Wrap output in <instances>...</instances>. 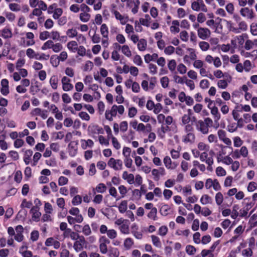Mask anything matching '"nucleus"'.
<instances>
[{
  "mask_svg": "<svg viewBox=\"0 0 257 257\" xmlns=\"http://www.w3.org/2000/svg\"><path fill=\"white\" fill-rule=\"evenodd\" d=\"M213 121L210 117H206L202 120H199L196 125V130L203 135L209 133V129L213 126Z\"/></svg>",
  "mask_w": 257,
  "mask_h": 257,
  "instance_id": "f257e3e1",
  "label": "nucleus"
},
{
  "mask_svg": "<svg viewBox=\"0 0 257 257\" xmlns=\"http://www.w3.org/2000/svg\"><path fill=\"white\" fill-rule=\"evenodd\" d=\"M124 107L123 105L114 104L110 109H107L105 111V117L107 120L111 121L113 120V118L115 117L117 114L121 115L124 113Z\"/></svg>",
  "mask_w": 257,
  "mask_h": 257,
  "instance_id": "f03ea898",
  "label": "nucleus"
},
{
  "mask_svg": "<svg viewBox=\"0 0 257 257\" xmlns=\"http://www.w3.org/2000/svg\"><path fill=\"white\" fill-rule=\"evenodd\" d=\"M110 12L115 20L121 25H125L130 20L127 14H122L116 9V6L113 4L110 8Z\"/></svg>",
  "mask_w": 257,
  "mask_h": 257,
  "instance_id": "7ed1b4c3",
  "label": "nucleus"
},
{
  "mask_svg": "<svg viewBox=\"0 0 257 257\" xmlns=\"http://www.w3.org/2000/svg\"><path fill=\"white\" fill-rule=\"evenodd\" d=\"M185 135L182 138V141L185 144H192L195 141L196 137L194 133L193 126H187L185 130H184Z\"/></svg>",
  "mask_w": 257,
  "mask_h": 257,
  "instance_id": "20e7f679",
  "label": "nucleus"
},
{
  "mask_svg": "<svg viewBox=\"0 0 257 257\" xmlns=\"http://www.w3.org/2000/svg\"><path fill=\"white\" fill-rule=\"evenodd\" d=\"M200 160L201 161L205 162L207 165V170L209 171H213L212 165L214 163L212 156H209L208 154L206 152H204L200 154Z\"/></svg>",
  "mask_w": 257,
  "mask_h": 257,
  "instance_id": "39448f33",
  "label": "nucleus"
},
{
  "mask_svg": "<svg viewBox=\"0 0 257 257\" xmlns=\"http://www.w3.org/2000/svg\"><path fill=\"white\" fill-rule=\"evenodd\" d=\"M107 165L114 171H120L123 169V162L119 159H115L114 158H110L107 162Z\"/></svg>",
  "mask_w": 257,
  "mask_h": 257,
  "instance_id": "423d86ee",
  "label": "nucleus"
},
{
  "mask_svg": "<svg viewBox=\"0 0 257 257\" xmlns=\"http://www.w3.org/2000/svg\"><path fill=\"white\" fill-rule=\"evenodd\" d=\"M191 9L196 12H207V8L203 0H195L191 2Z\"/></svg>",
  "mask_w": 257,
  "mask_h": 257,
  "instance_id": "0eeeda50",
  "label": "nucleus"
},
{
  "mask_svg": "<svg viewBox=\"0 0 257 257\" xmlns=\"http://www.w3.org/2000/svg\"><path fill=\"white\" fill-rule=\"evenodd\" d=\"M248 156V150L246 147L241 146L240 149H235L232 151V157L239 159L241 157L246 158Z\"/></svg>",
  "mask_w": 257,
  "mask_h": 257,
  "instance_id": "6e6552de",
  "label": "nucleus"
},
{
  "mask_svg": "<svg viewBox=\"0 0 257 257\" xmlns=\"http://www.w3.org/2000/svg\"><path fill=\"white\" fill-rule=\"evenodd\" d=\"M187 51L189 52V55H185L183 59L185 63L190 64L191 61H194L197 59V53L195 49L191 48H187Z\"/></svg>",
  "mask_w": 257,
  "mask_h": 257,
  "instance_id": "1a4fd4ad",
  "label": "nucleus"
},
{
  "mask_svg": "<svg viewBox=\"0 0 257 257\" xmlns=\"http://www.w3.org/2000/svg\"><path fill=\"white\" fill-rule=\"evenodd\" d=\"M140 3V0H128L125 6L133 15H136L139 12Z\"/></svg>",
  "mask_w": 257,
  "mask_h": 257,
  "instance_id": "9d476101",
  "label": "nucleus"
},
{
  "mask_svg": "<svg viewBox=\"0 0 257 257\" xmlns=\"http://www.w3.org/2000/svg\"><path fill=\"white\" fill-rule=\"evenodd\" d=\"M16 70H18V72H15L11 75L14 81H19L21 80V77L26 78L28 76V72L27 69L22 68Z\"/></svg>",
  "mask_w": 257,
  "mask_h": 257,
  "instance_id": "9b49d317",
  "label": "nucleus"
},
{
  "mask_svg": "<svg viewBox=\"0 0 257 257\" xmlns=\"http://www.w3.org/2000/svg\"><path fill=\"white\" fill-rule=\"evenodd\" d=\"M209 109H210L211 114L213 116L214 121L215 122L214 128L215 129H217L219 126V120L221 118L220 114L218 111L217 107L215 106H212V107Z\"/></svg>",
  "mask_w": 257,
  "mask_h": 257,
  "instance_id": "f8f14e48",
  "label": "nucleus"
},
{
  "mask_svg": "<svg viewBox=\"0 0 257 257\" xmlns=\"http://www.w3.org/2000/svg\"><path fill=\"white\" fill-rule=\"evenodd\" d=\"M232 78L229 75H226L222 79H219L217 82V86L219 89H225L228 86V84L231 81Z\"/></svg>",
  "mask_w": 257,
  "mask_h": 257,
  "instance_id": "ddd939ff",
  "label": "nucleus"
},
{
  "mask_svg": "<svg viewBox=\"0 0 257 257\" xmlns=\"http://www.w3.org/2000/svg\"><path fill=\"white\" fill-rule=\"evenodd\" d=\"M247 25L244 21H241L238 23V27H235L231 25L230 26V31L234 33H239L241 32L246 31L247 30Z\"/></svg>",
  "mask_w": 257,
  "mask_h": 257,
  "instance_id": "4468645a",
  "label": "nucleus"
},
{
  "mask_svg": "<svg viewBox=\"0 0 257 257\" xmlns=\"http://www.w3.org/2000/svg\"><path fill=\"white\" fill-rule=\"evenodd\" d=\"M197 35L199 38L205 40L210 37L211 32L208 28L201 27L197 29Z\"/></svg>",
  "mask_w": 257,
  "mask_h": 257,
  "instance_id": "2eb2a0df",
  "label": "nucleus"
},
{
  "mask_svg": "<svg viewBox=\"0 0 257 257\" xmlns=\"http://www.w3.org/2000/svg\"><path fill=\"white\" fill-rule=\"evenodd\" d=\"M71 80L66 76L62 78V89L64 91H69L73 89V85L70 83Z\"/></svg>",
  "mask_w": 257,
  "mask_h": 257,
  "instance_id": "dca6fc26",
  "label": "nucleus"
},
{
  "mask_svg": "<svg viewBox=\"0 0 257 257\" xmlns=\"http://www.w3.org/2000/svg\"><path fill=\"white\" fill-rule=\"evenodd\" d=\"M31 114L33 116H40L42 119H45L48 116V112L46 109L37 107L32 111Z\"/></svg>",
  "mask_w": 257,
  "mask_h": 257,
  "instance_id": "f3484780",
  "label": "nucleus"
},
{
  "mask_svg": "<svg viewBox=\"0 0 257 257\" xmlns=\"http://www.w3.org/2000/svg\"><path fill=\"white\" fill-rule=\"evenodd\" d=\"M78 143L76 141H71L68 145V151L69 155L72 157H75L77 153Z\"/></svg>",
  "mask_w": 257,
  "mask_h": 257,
  "instance_id": "a211bd4d",
  "label": "nucleus"
},
{
  "mask_svg": "<svg viewBox=\"0 0 257 257\" xmlns=\"http://www.w3.org/2000/svg\"><path fill=\"white\" fill-rule=\"evenodd\" d=\"M240 14L242 17L247 19L251 20L254 17L252 10L247 7L241 8L240 10Z\"/></svg>",
  "mask_w": 257,
  "mask_h": 257,
  "instance_id": "6ab92c4d",
  "label": "nucleus"
},
{
  "mask_svg": "<svg viewBox=\"0 0 257 257\" xmlns=\"http://www.w3.org/2000/svg\"><path fill=\"white\" fill-rule=\"evenodd\" d=\"M9 81L7 79L4 78L2 79L1 82V93L4 96H7L9 93Z\"/></svg>",
  "mask_w": 257,
  "mask_h": 257,
  "instance_id": "aec40b11",
  "label": "nucleus"
},
{
  "mask_svg": "<svg viewBox=\"0 0 257 257\" xmlns=\"http://www.w3.org/2000/svg\"><path fill=\"white\" fill-rule=\"evenodd\" d=\"M113 45L116 48L121 49L122 53L126 57H130L132 56V52L128 45H123L121 46L117 43H115Z\"/></svg>",
  "mask_w": 257,
  "mask_h": 257,
  "instance_id": "412c9836",
  "label": "nucleus"
},
{
  "mask_svg": "<svg viewBox=\"0 0 257 257\" xmlns=\"http://www.w3.org/2000/svg\"><path fill=\"white\" fill-rule=\"evenodd\" d=\"M86 243L85 238L81 236L80 239L75 241L74 243L73 248L76 252H79L83 249V246Z\"/></svg>",
  "mask_w": 257,
  "mask_h": 257,
  "instance_id": "4be33fe9",
  "label": "nucleus"
},
{
  "mask_svg": "<svg viewBox=\"0 0 257 257\" xmlns=\"http://www.w3.org/2000/svg\"><path fill=\"white\" fill-rule=\"evenodd\" d=\"M165 166L168 169L174 170L176 168L178 164L175 162H173L169 156H166L163 160Z\"/></svg>",
  "mask_w": 257,
  "mask_h": 257,
  "instance_id": "5701e85b",
  "label": "nucleus"
},
{
  "mask_svg": "<svg viewBox=\"0 0 257 257\" xmlns=\"http://www.w3.org/2000/svg\"><path fill=\"white\" fill-rule=\"evenodd\" d=\"M88 132L91 135L103 134L104 130L98 125H92L88 127Z\"/></svg>",
  "mask_w": 257,
  "mask_h": 257,
  "instance_id": "b1692460",
  "label": "nucleus"
},
{
  "mask_svg": "<svg viewBox=\"0 0 257 257\" xmlns=\"http://www.w3.org/2000/svg\"><path fill=\"white\" fill-rule=\"evenodd\" d=\"M181 125L184 126V130H185L187 126H193L192 123H190L191 121L190 114H184L181 117Z\"/></svg>",
  "mask_w": 257,
  "mask_h": 257,
  "instance_id": "393cba45",
  "label": "nucleus"
},
{
  "mask_svg": "<svg viewBox=\"0 0 257 257\" xmlns=\"http://www.w3.org/2000/svg\"><path fill=\"white\" fill-rule=\"evenodd\" d=\"M26 37L28 40L26 42L24 41V45L25 46H30L35 44L34 35L33 33L27 32L26 33Z\"/></svg>",
  "mask_w": 257,
  "mask_h": 257,
  "instance_id": "a878e982",
  "label": "nucleus"
},
{
  "mask_svg": "<svg viewBox=\"0 0 257 257\" xmlns=\"http://www.w3.org/2000/svg\"><path fill=\"white\" fill-rule=\"evenodd\" d=\"M33 152L31 150H27L25 151L24 157H23V160L25 162V164L27 165H29L31 163V157L33 155Z\"/></svg>",
  "mask_w": 257,
  "mask_h": 257,
  "instance_id": "bb28decb",
  "label": "nucleus"
},
{
  "mask_svg": "<svg viewBox=\"0 0 257 257\" xmlns=\"http://www.w3.org/2000/svg\"><path fill=\"white\" fill-rule=\"evenodd\" d=\"M67 220L70 224H74L75 223H81L83 221V217L81 215H77L76 217L71 216H67Z\"/></svg>",
  "mask_w": 257,
  "mask_h": 257,
  "instance_id": "cd10ccee",
  "label": "nucleus"
},
{
  "mask_svg": "<svg viewBox=\"0 0 257 257\" xmlns=\"http://www.w3.org/2000/svg\"><path fill=\"white\" fill-rule=\"evenodd\" d=\"M240 54L242 56L245 58H251L255 59L257 58V50H254L251 52H248L244 50H242L240 52Z\"/></svg>",
  "mask_w": 257,
  "mask_h": 257,
  "instance_id": "c85d7f7f",
  "label": "nucleus"
},
{
  "mask_svg": "<svg viewBox=\"0 0 257 257\" xmlns=\"http://www.w3.org/2000/svg\"><path fill=\"white\" fill-rule=\"evenodd\" d=\"M122 178L130 184L134 183L135 178L133 174H130L127 171H124L122 174Z\"/></svg>",
  "mask_w": 257,
  "mask_h": 257,
  "instance_id": "c756f323",
  "label": "nucleus"
},
{
  "mask_svg": "<svg viewBox=\"0 0 257 257\" xmlns=\"http://www.w3.org/2000/svg\"><path fill=\"white\" fill-rule=\"evenodd\" d=\"M50 38L54 41H61L66 39V36H60V34L59 32L57 31H52L50 32Z\"/></svg>",
  "mask_w": 257,
  "mask_h": 257,
  "instance_id": "7c9ffc66",
  "label": "nucleus"
},
{
  "mask_svg": "<svg viewBox=\"0 0 257 257\" xmlns=\"http://www.w3.org/2000/svg\"><path fill=\"white\" fill-rule=\"evenodd\" d=\"M238 46H242L246 39L248 38V36L246 34H243L241 35L237 36L235 37Z\"/></svg>",
  "mask_w": 257,
  "mask_h": 257,
  "instance_id": "2f4dec72",
  "label": "nucleus"
},
{
  "mask_svg": "<svg viewBox=\"0 0 257 257\" xmlns=\"http://www.w3.org/2000/svg\"><path fill=\"white\" fill-rule=\"evenodd\" d=\"M168 68L171 73L172 74H176L177 72L176 69H177V63L175 60L172 59L169 61L168 63Z\"/></svg>",
  "mask_w": 257,
  "mask_h": 257,
  "instance_id": "473e14b6",
  "label": "nucleus"
},
{
  "mask_svg": "<svg viewBox=\"0 0 257 257\" xmlns=\"http://www.w3.org/2000/svg\"><path fill=\"white\" fill-rule=\"evenodd\" d=\"M137 47L140 51H145L147 47V41L145 39H140L139 42L137 43Z\"/></svg>",
  "mask_w": 257,
  "mask_h": 257,
  "instance_id": "72a5a7b5",
  "label": "nucleus"
},
{
  "mask_svg": "<svg viewBox=\"0 0 257 257\" xmlns=\"http://www.w3.org/2000/svg\"><path fill=\"white\" fill-rule=\"evenodd\" d=\"M172 26L170 29L171 33L176 34L179 32V22L178 20H173L172 22Z\"/></svg>",
  "mask_w": 257,
  "mask_h": 257,
  "instance_id": "f704fd0d",
  "label": "nucleus"
},
{
  "mask_svg": "<svg viewBox=\"0 0 257 257\" xmlns=\"http://www.w3.org/2000/svg\"><path fill=\"white\" fill-rule=\"evenodd\" d=\"M169 127L168 126H164L162 125L160 128H159L157 130V134L159 138L163 139L165 137L166 133L168 131Z\"/></svg>",
  "mask_w": 257,
  "mask_h": 257,
  "instance_id": "c9c22d12",
  "label": "nucleus"
},
{
  "mask_svg": "<svg viewBox=\"0 0 257 257\" xmlns=\"http://www.w3.org/2000/svg\"><path fill=\"white\" fill-rule=\"evenodd\" d=\"M81 147L83 149H86L87 148H92L94 143L92 140L88 139L87 140L82 139L80 141Z\"/></svg>",
  "mask_w": 257,
  "mask_h": 257,
  "instance_id": "e433bc0d",
  "label": "nucleus"
},
{
  "mask_svg": "<svg viewBox=\"0 0 257 257\" xmlns=\"http://www.w3.org/2000/svg\"><path fill=\"white\" fill-rule=\"evenodd\" d=\"M78 44L75 41H71L67 44L68 49L71 52L75 53L78 49Z\"/></svg>",
  "mask_w": 257,
  "mask_h": 257,
  "instance_id": "4c0bfd02",
  "label": "nucleus"
},
{
  "mask_svg": "<svg viewBox=\"0 0 257 257\" xmlns=\"http://www.w3.org/2000/svg\"><path fill=\"white\" fill-rule=\"evenodd\" d=\"M1 36L6 39L11 38L13 36L12 32L9 28H5L2 30Z\"/></svg>",
  "mask_w": 257,
  "mask_h": 257,
  "instance_id": "58836bf2",
  "label": "nucleus"
},
{
  "mask_svg": "<svg viewBox=\"0 0 257 257\" xmlns=\"http://www.w3.org/2000/svg\"><path fill=\"white\" fill-rule=\"evenodd\" d=\"M242 204L246 209H250L254 206V202L252 201L250 197H246L243 199Z\"/></svg>",
  "mask_w": 257,
  "mask_h": 257,
  "instance_id": "ea45409f",
  "label": "nucleus"
},
{
  "mask_svg": "<svg viewBox=\"0 0 257 257\" xmlns=\"http://www.w3.org/2000/svg\"><path fill=\"white\" fill-rule=\"evenodd\" d=\"M129 225H130V221H125L124 222V223L123 224H121V226H119V229L120 232L125 234H127L130 233V229H129Z\"/></svg>",
  "mask_w": 257,
  "mask_h": 257,
  "instance_id": "a19ab883",
  "label": "nucleus"
},
{
  "mask_svg": "<svg viewBox=\"0 0 257 257\" xmlns=\"http://www.w3.org/2000/svg\"><path fill=\"white\" fill-rule=\"evenodd\" d=\"M106 190V187L103 183L98 184L95 189H93V192L94 194L96 193H104Z\"/></svg>",
  "mask_w": 257,
  "mask_h": 257,
  "instance_id": "79ce46f5",
  "label": "nucleus"
},
{
  "mask_svg": "<svg viewBox=\"0 0 257 257\" xmlns=\"http://www.w3.org/2000/svg\"><path fill=\"white\" fill-rule=\"evenodd\" d=\"M30 211L32 213V220L35 222L39 221L41 216V213L39 210H30Z\"/></svg>",
  "mask_w": 257,
  "mask_h": 257,
  "instance_id": "37998d69",
  "label": "nucleus"
},
{
  "mask_svg": "<svg viewBox=\"0 0 257 257\" xmlns=\"http://www.w3.org/2000/svg\"><path fill=\"white\" fill-rule=\"evenodd\" d=\"M100 31L103 38H107V36H108V28L106 24H103L101 25Z\"/></svg>",
  "mask_w": 257,
  "mask_h": 257,
  "instance_id": "c03bdc74",
  "label": "nucleus"
},
{
  "mask_svg": "<svg viewBox=\"0 0 257 257\" xmlns=\"http://www.w3.org/2000/svg\"><path fill=\"white\" fill-rule=\"evenodd\" d=\"M254 43L257 44V40H254V42L252 41L249 40V39H246V41L244 42V49L246 50H249L251 49L254 44Z\"/></svg>",
  "mask_w": 257,
  "mask_h": 257,
  "instance_id": "a18cd8bd",
  "label": "nucleus"
},
{
  "mask_svg": "<svg viewBox=\"0 0 257 257\" xmlns=\"http://www.w3.org/2000/svg\"><path fill=\"white\" fill-rule=\"evenodd\" d=\"M115 210H101L102 213L107 216L109 219H112L116 217V215L114 214L113 211Z\"/></svg>",
  "mask_w": 257,
  "mask_h": 257,
  "instance_id": "49530a36",
  "label": "nucleus"
},
{
  "mask_svg": "<svg viewBox=\"0 0 257 257\" xmlns=\"http://www.w3.org/2000/svg\"><path fill=\"white\" fill-rule=\"evenodd\" d=\"M121 213H125V216L130 218L132 221L135 220L134 213L131 210H119Z\"/></svg>",
  "mask_w": 257,
  "mask_h": 257,
  "instance_id": "de8ad7c7",
  "label": "nucleus"
},
{
  "mask_svg": "<svg viewBox=\"0 0 257 257\" xmlns=\"http://www.w3.org/2000/svg\"><path fill=\"white\" fill-rule=\"evenodd\" d=\"M49 82L52 88L55 90L58 87V79L56 76H52L49 80Z\"/></svg>",
  "mask_w": 257,
  "mask_h": 257,
  "instance_id": "09e8293b",
  "label": "nucleus"
},
{
  "mask_svg": "<svg viewBox=\"0 0 257 257\" xmlns=\"http://www.w3.org/2000/svg\"><path fill=\"white\" fill-rule=\"evenodd\" d=\"M213 73L214 74V76H215V78L217 79H221L224 77H225L226 75H228L226 73H223V72L219 69H216L214 71H213Z\"/></svg>",
  "mask_w": 257,
  "mask_h": 257,
  "instance_id": "8fccbe9b",
  "label": "nucleus"
},
{
  "mask_svg": "<svg viewBox=\"0 0 257 257\" xmlns=\"http://www.w3.org/2000/svg\"><path fill=\"white\" fill-rule=\"evenodd\" d=\"M177 72L180 74H184L187 71V67L183 63H179L177 67Z\"/></svg>",
  "mask_w": 257,
  "mask_h": 257,
  "instance_id": "3c124183",
  "label": "nucleus"
},
{
  "mask_svg": "<svg viewBox=\"0 0 257 257\" xmlns=\"http://www.w3.org/2000/svg\"><path fill=\"white\" fill-rule=\"evenodd\" d=\"M119 252L117 248L110 247L108 250V255L109 257H118Z\"/></svg>",
  "mask_w": 257,
  "mask_h": 257,
  "instance_id": "603ef678",
  "label": "nucleus"
},
{
  "mask_svg": "<svg viewBox=\"0 0 257 257\" xmlns=\"http://www.w3.org/2000/svg\"><path fill=\"white\" fill-rule=\"evenodd\" d=\"M200 201L203 204H207L212 202V198L209 195L204 194L200 198Z\"/></svg>",
  "mask_w": 257,
  "mask_h": 257,
  "instance_id": "864d4df0",
  "label": "nucleus"
},
{
  "mask_svg": "<svg viewBox=\"0 0 257 257\" xmlns=\"http://www.w3.org/2000/svg\"><path fill=\"white\" fill-rule=\"evenodd\" d=\"M23 178L22 173L21 171L18 170L14 173V180L17 183H20Z\"/></svg>",
  "mask_w": 257,
  "mask_h": 257,
  "instance_id": "5fc2aeb1",
  "label": "nucleus"
},
{
  "mask_svg": "<svg viewBox=\"0 0 257 257\" xmlns=\"http://www.w3.org/2000/svg\"><path fill=\"white\" fill-rule=\"evenodd\" d=\"M122 138L124 142L131 143L132 140L134 139V133L132 131H130L127 135L126 134L123 135Z\"/></svg>",
  "mask_w": 257,
  "mask_h": 257,
  "instance_id": "6e6d98bb",
  "label": "nucleus"
},
{
  "mask_svg": "<svg viewBox=\"0 0 257 257\" xmlns=\"http://www.w3.org/2000/svg\"><path fill=\"white\" fill-rule=\"evenodd\" d=\"M94 66L93 62L91 61H86L83 66V71H90L92 70Z\"/></svg>",
  "mask_w": 257,
  "mask_h": 257,
  "instance_id": "4d7b16f0",
  "label": "nucleus"
},
{
  "mask_svg": "<svg viewBox=\"0 0 257 257\" xmlns=\"http://www.w3.org/2000/svg\"><path fill=\"white\" fill-rule=\"evenodd\" d=\"M233 146L234 147L239 148L241 147L243 142L239 137L236 136L233 138Z\"/></svg>",
  "mask_w": 257,
  "mask_h": 257,
  "instance_id": "13d9d810",
  "label": "nucleus"
},
{
  "mask_svg": "<svg viewBox=\"0 0 257 257\" xmlns=\"http://www.w3.org/2000/svg\"><path fill=\"white\" fill-rule=\"evenodd\" d=\"M123 162L127 168L130 169L132 167L133 160L131 156L123 157Z\"/></svg>",
  "mask_w": 257,
  "mask_h": 257,
  "instance_id": "bf43d9fd",
  "label": "nucleus"
},
{
  "mask_svg": "<svg viewBox=\"0 0 257 257\" xmlns=\"http://www.w3.org/2000/svg\"><path fill=\"white\" fill-rule=\"evenodd\" d=\"M50 58V55L49 54H46L43 53H37L36 56L35 57V59L38 60H48Z\"/></svg>",
  "mask_w": 257,
  "mask_h": 257,
  "instance_id": "052dcab7",
  "label": "nucleus"
},
{
  "mask_svg": "<svg viewBox=\"0 0 257 257\" xmlns=\"http://www.w3.org/2000/svg\"><path fill=\"white\" fill-rule=\"evenodd\" d=\"M53 13V18L55 20H58L62 15L63 10L61 8H55Z\"/></svg>",
  "mask_w": 257,
  "mask_h": 257,
  "instance_id": "680f3d73",
  "label": "nucleus"
},
{
  "mask_svg": "<svg viewBox=\"0 0 257 257\" xmlns=\"http://www.w3.org/2000/svg\"><path fill=\"white\" fill-rule=\"evenodd\" d=\"M42 155L41 153L39 152H36L34 154L33 157V161L31 162V165L32 166H35L37 163L38 161L40 159Z\"/></svg>",
  "mask_w": 257,
  "mask_h": 257,
  "instance_id": "e2e57ef3",
  "label": "nucleus"
},
{
  "mask_svg": "<svg viewBox=\"0 0 257 257\" xmlns=\"http://www.w3.org/2000/svg\"><path fill=\"white\" fill-rule=\"evenodd\" d=\"M244 70L246 72H249L252 68V66L251 62L248 60H246L244 61L243 64Z\"/></svg>",
  "mask_w": 257,
  "mask_h": 257,
  "instance_id": "0e129e2a",
  "label": "nucleus"
},
{
  "mask_svg": "<svg viewBox=\"0 0 257 257\" xmlns=\"http://www.w3.org/2000/svg\"><path fill=\"white\" fill-rule=\"evenodd\" d=\"M153 244L157 247L160 248L162 246L160 238L154 235L151 236Z\"/></svg>",
  "mask_w": 257,
  "mask_h": 257,
  "instance_id": "69168bd1",
  "label": "nucleus"
},
{
  "mask_svg": "<svg viewBox=\"0 0 257 257\" xmlns=\"http://www.w3.org/2000/svg\"><path fill=\"white\" fill-rule=\"evenodd\" d=\"M67 36L70 38L76 37L78 34L77 31L75 29H69L66 31Z\"/></svg>",
  "mask_w": 257,
  "mask_h": 257,
  "instance_id": "338daca9",
  "label": "nucleus"
},
{
  "mask_svg": "<svg viewBox=\"0 0 257 257\" xmlns=\"http://www.w3.org/2000/svg\"><path fill=\"white\" fill-rule=\"evenodd\" d=\"M257 189V183L254 181L250 182L247 186L248 192H252Z\"/></svg>",
  "mask_w": 257,
  "mask_h": 257,
  "instance_id": "774afa93",
  "label": "nucleus"
}]
</instances>
